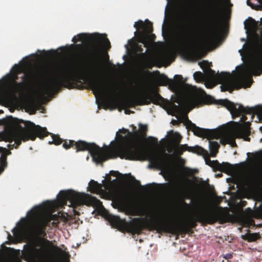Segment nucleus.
Wrapping results in <instances>:
<instances>
[{
  "instance_id": "33",
  "label": "nucleus",
  "mask_w": 262,
  "mask_h": 262,
  "mask_svg": "<svg viewBox=\"0 0 262 262\" xmlns=\"http://www.w3.org/2000/svg\"><path fill=\"white\" fill-rule=\"evenodd\" d=\"M257 234L255 233L250 234L249 236V241H254L256 239Z\"/></svg>"
},
{
  "instance_id": "1",
  "label": "nucleus",
  "mask_w": 262,
  "mask_h": 262,
  "mask_svg": "<svg viewBox=\"0 0 262 262\" xmlns=\"http://www.w3.org/2000/svg\"><path fill=\"white\" fill-rule=\"evenodd\" d=\"M72 41H89L91 43L92 52L90 57L92 64L90 66L82 64L68 65L60 67L54 76L50 77V70L42 66L36 72L25 73L23 77L27 82L37 81L42 83L47 94L58 93L62 88L72 89L76 87V82L79 79L83 78L90 74L100 73V49L108 50L111 47V43L106 34L94 33L88 34L80 33L72 38Z\"/></svg>"
},
{
  "instance_id": "18",
  "label": "nucleus",
  "mask_w": 262,
  "mask_h": 262,
  "mask_svg": "<svg viewBox=\"0 0 262 262\" xmlns=\"http://www.w3.org/2000/svg\"><path fill=\"white\" fill-rule=\"evenodd\" d=\"M185 151L196 154L200 156H206L208 154L207 151L200 146H189L187 144H181V155Z\"/></svg>"
},
{
  "instance_id": "45",
  "label": "nucleus",
  "mask_w": 262,
  "mask_h": 262,
  "mask_svg": "<svg viewBox=\"0 0 262 262\" xmlns=\"http://www.w3.org/2000/svg\"><path fill=\"white\" fill-rule=\"evenodd\" d=\"M75 214L79 215V213L78 212H77V211H75Z\"/></svg>"
},
{
  "instance_id": "39",
  "label": "nucleus",
  "mask_w": 262,
  "mask_h": 262,
  "mask_svg": "<svg viewBox=\"0 0 262 262\" xmlns=\"http://www.w3.org/2000/svg\"><path fill=\"white\" fill-rule=\"evenodd\" d=\"M231 143L232 146H237L234 140H232Z\"/></svg>"
},
{
  "instance_id": "15",
  "label": "nucleus",
  "mask_w": 262,
  "mask_h": 262,
  "mask_svg": "<svg viewBox=\"0 0 262 262\" xmlns=\"http://www.w3.org/2000/svg\"><path fill=\"white\" fill-rule=\"evenodd\" d=\"M206 164L211 167L214 171H220L226 173L232 172L233 166L228 162L219 163L217 160L211 161L209 159H205Z\"/></svg>"
},
{
  "instance_id": "40",
  "label": "nucleus",
  "mask_w": 262,
  "mask_h": 262,
  "mask_svg": "<svg viewBox=\"0 0 262 262\" xmlns=\"http://www.w3.org/2000/svg\"><path fill=\"white\" fill-rule=\"evenodd\" d=\"M241 203H242V205L243 206H246V204H247V202H246V201H242L241 202Z\"/></svg>"
},
{
  "instance_id": "3",
  "label": "nucleus",
  "mask_w": 262,
  "mask_h": 262,
  "mask_svg": "<svg viewBox=\"0 0 262 262\" xmlns=\"http://www.w3.org/2000/svg\"><path fill=\"white\" fill-rule=\"evenodd\" d=\"M181 76V123L187 131H192L194 135L208 140L219 139L220 134L215 130L201 128L192 123L188 118V113L195 106L210 104L215 100L211 96L203 97L201 93L203 92L195 86L185 85Z\"/></svg>"
},
{
  "instance_id": "30",
  "label": "nucleus",
  "mask_w": 262,
  "mask_h": 262,
  "mask_svg": "<svg viewBox=\"0 0 262 262\" xmlns=\"http://www.w3.org/2000/svg\"><path fill=\"white\" fill-rule=\"evenodd\" d=\"M136 51L137 52L140 53V56L141 57H145L146 55V52L148 51V49H147L145 52H143V49L142 48L141 45H137L136 46Z\"/></svg>"
},
{
  "instance_id": "7",
  "label": "nucleus",
  "mask_w": 262,
  "mask_h": 262,
  "mask_svg": "<svg viewBox=\"0 0 262 262\" xmlns=\"http://www.w3.org/2000/svg\"><path fill=\"white\" fill-rule=\"evenodd\" d=\"M210 2V21L202 33L203 41L206 43L214 40L220 35L222 30V0H211Z\"/></svg>"
},
{
  "instance_id": "29",
  "label": "nucleus",
  "mask_w": 262,
  "mask_h": 262,
  "mask_svg": "<svg viewBox=\"0 0 262 262\" xmlns=\"http://www.w3.org/2000/svg\"><path fill=\"white\" fill-rule=\"evenodd\" d=\"M205 75L201 72H195L193 74V77L197 82L201 81Z\"/></svg>"
},
{
  "instance_id": "23",
  "label": "nucleus",
  "mask_w": 262,
  "mask_h": 262,
  "mask_svg": "<svg viewBox=\"0 0 262 262\" xmlns=\"http://www.w3.org/2000/svg\"><path fill=\"white\" fill-rule=\"evenodd\" d=\"M209 143L211 156L213 157H215L219 151L220 145L216 141H209Z\"/></svg>"
},
{
  "instance_id": "13",
  "label": "nucleus",
  "mask_w": 262,
  "mask_h": 262,
  "mask_svg": "<svg viewBox=\"0 0 262 262\" xmlns=\"http://www.w3.org/2000/svg\"><path fill=\"white\" fill-rule=\"evenodd\" d=\"M163 99L158 92L154 91L151 93H146L136 95L132 98V101L134 104L143 105L149 104L150 103L158 104L160 101Z\"/></svg>"
},
{
  "instance_id": "24",
  "label": "nucleus",
  "mask_w": 262,
  "mask_h": 262,
  "mask_svg": "<svg viewBox=\"0 0 262 262\" xmlns=\"http://www.w3.org/2000/svg\"><path fill=\"white\" fill-rule=\"evenodd\" d=\"M139 41L143 44L144 47L148 48L149 43L148 41V36L145 32H138Z\"/></svg>"
},
{
  "instance_id": "41",
  "label": "nucleus",
  "mask_w": 262,
  "mask_h": 262,
  "mask_svg": "<svg viewBox=\"0 0 262 262\" xmlns=\"http://www.w3.org/2000/svg\"><path fill=\"white\" fill-rule=\"evenodd\" d=\"M52 225L54 227H57L58 226V223H55L54 222H52Z\"/></svg>"
},
{
  "instance_id": "19",
  "label": "nucleus",
  "mask_w": 262,
  "mask_h": 262,
  "mask_svg": "<svg viewBox=\"0 0 262 262\" xmlns=\"http://www.w3.org/2000/svg\"><path fill=\"white\" fill-rule=\"evenodd\" d=\"M134 26L137 30L140 29H143V30L141 32H145L147 36L153 31L152 24L148 20L146 24H144L142 20H139L135 23Z\"/></svg>"
},
{
  "instance_id": "28",
  "label": "nucleus",
  "mask_w": 262,
  "mask_h": 262,
  "mask_svg": "<svg viewBox=\"0 0 262 262\" xmlns=\"http://www.w3.org/2000/svg\"><path fill=\"white\" fill-rule=\"evenodd\" d=\"M7 158L5 156H1L0 157V168L3 171L7 166Z\"/></svg>"
},
{
  "instance_id": "8",
  "label": "nucleus",
  "mask_w": 262,
  "mask_h": 262,
  "mask_svg": "<svg viewBox=\"0 0 262 262\" xmlns=\"http://www.w3.org/2000/svg\"><path fill=\"white\" fill-rule=\"evenodd\" d=\"M163 83L168 85V88L174 94L171 97L170 100H166L163 102V107L166 110L169 115L174 116L177 120H172L173 125L180 124V75L175 76V79H170L165 77Z\"/></svg>"
},
{
  "instance_id": "44",
  "label": "nucleus",
  "mask_w": 262,
  "mask_h": 262,
  "mask_svg": "<svg viewBox=\"0 0 262 262\" xmlns=\"http://www.w3.org/2000/svg\"><path fill=\"white\" fill-rule=\"evenodd\" d=\"M134 134H135L136 136H137V135H138L139 132H135L134 133Z\"/></svg>"
},
{
  "instance_id": "21",
  "label": "nucleus",
  "mask_w": 262,
  "mask_h": 262,
  "mask_svg": "<svg viewBox=\"0 0 262 262\" xmlns=\"http://www.w3.org/2000/svg\"><path fill=\"white\" fill-rule=\"evenodd\" d=\"M14 68L15 69V74L13 75V84L16 87V88H20L21 87L24 83L23 82H17L16 80L18 79V74L23 72V70L18 65L15 64L14 66Z\"/></svg>"
},
{
  "instance_id": "31",
  "label": "nucleus",
  "mask_w": 262,
  "mask_h": 262,
  "mask_svg": "<svg viewBox=\"0 0 262 262\" xmlns=\"http://www.w3.org/2000/svg\"><path fill=\"white\" fill-rule=\"evenodd\" d=\"M166 6H180V0H166Z\"/></svg>"
},
{
  "instance_id": "11",
  "label": "nucleus",
  "mask_w": 262,
  "mask_h": 262,
  "mask_svg": "<svg viewBox=\"0 0 262 262\" xmlns=\"http://www.w3.org/2000/svg\"><path fill=\"white\" fill-rule=\"evenodd\" d=\"M215 104H220L225 107L231 113L233 119L243 114L241 121H246L247 117V114L252 115V119L254 114L262 115V106L256 105L255 107H245L241 104L234 103L228 99H220L215 100Z\"/></svg>"
},
{
  "instance_id": "20",
  "label": "nucleus",
  "mask_w": 262,
  "mask_h": 262,
  "mask_svg": "<svg viewBox=\"0 0 262 262\" xmlns=\"http://www.w3.org/2000/svg\"><path fill=\"white\" fill-rule=\"evenodd\" d=\"M103 185L98 183L97 181L91 180L89 183V190L93 193L96 194H101L104 192L103 189Z\"/></svg>"
},
{
  "instance_id": "34",
  "label": "nucleus",
  "mask_w": 262,
  "mask_h": 262,
  "mask_svg": "<svg viewBox=\"0 0 262 262\" xmlns=\"http://www.w3.org/2000/svg\"><path fill=\"white\" fill-rule=\"evenodd\" d=\"M223 257L227 260L230 259L233 257V254L231 253H227L226 254L223 255Z\"/></svg>"
},
{
  "instance_id": "26",
  "label": "nucleus",
  "mask_w": 262,
  "mask_h": 262,
  "mask_svg": "<svg viewBox=\"0 0 262 262\" xmlns=\"http://www.w3.org/2000/svg\"><path fill=\"white\" fill-rule=\"evenodd\" d=\"M120 132L123 134H127L124 137H123L122 135H120L119 137L123 140H131L133 138V134L129 132L128 129L122 128L120 130Z\"/></svg>"
},
{
  "instance_id": "14",
  "label": "nucleus",
  "mask_w": 262,
  "mask_h": 262,
  "mask_svg": "<svg viewBox=\"0 0 262 262\" xmlns=\"http://www.w3.org/2000/svg\"><path fill=\"white\" fill-rule=\"evenodd\" d=\"M183 0H181V58H191L196 54V48L194 44L189 43L185 47L183 40Z\"/></svg>"
},
{
  "instance_id": "35",
  "label": "nucleus",
  "mask_w": 262,
  "mask_h": 262,
  "mask_svg": "<svg viewBox=\"0 0 262 262\" xmlns=\"http://www.w3.org/2000/svg\"><path fill=\"white\" fill-rule=\"evenodd\" d=\"M148 141L153 144L157 143L158 142L157 139L152 137H148Z\"/></svg>"
},
{
  "instance_id": "17",
  "label": "nucleus",
  "mask_w": 262,
  "mask_h": 262,
  "mask_svg": "<svg viewBox=\"0 0 262 262\" xmlns=\"http://www.w3.org/2000/svg\"><path fill=\"white\" fill-rule=\"evenodd\" d=\"M185 160L181 158V194H183L184 190L188 183V180H189L188 178H187L186 180V183L185 185H184L183 177L193 176L195 172L198 171L197 170L192 169L189 167H185Z\"/></svg>"
},
{
  "instance_id": "32",
  "label": "nucleus",
  "mask_w": 262,
  "mask_h": 262,
  "mask_svg": "<svg viewBox=\"0 0 262 262\" xmlns=\"http://www.w3.org/2000/svg\"><path fill=\"white\" fill-rule=\"evenodd\" d=\"M0 152H2V154L1 156H5V157L7 158V156L10 155L11 154V151L10 149H8L5 148H2L0 147Z\"/></svg>"
},
{
  "instance_id": "4",
  "label": "nucleus",
  "mask_w": 262,
  "mask_h": 262,
  "mask_svg": "<svg viewBox=\"0 0 262 262\" xmlns=\"http://www.w3.org/2000/svg\"><path fill=\"white\" fill-rule=\"evenodd\" d=\"M50 205L49 202H45L43 205L34 207L28 213V215L32 224L33 231L37 236L36 246L37 247L43 245L45 246L41 249H35L37 255L41 258H47L49 256L50 248L51 247L56 251L60 250L58 247L53 245L52 242L45 238L47 236L46 227L49 226L51 219L45 216L44 213Z\"/></svg>"
},
{
  "instance_id": "27",
  "label": "nucleus",
  "mask_w": 262,
  "mask_h": 262,
  "mask_svg": "<svg viewBox=\"0 0 262 262\" xmlns=\"http://www.w3.org/2000/svg\"><path fill=\"white\" fill-rule=\"evenodd\" d=\"M147 130L148 128L147 125L139 124V132L142 138H145L146 136Z\"/></svg>"
},
{
  "instance_id": "2",
  "label": "nucleus",
  "mask_w": 262,
  "mask_h": 262,
  "mask_svg": "<svg viewBox=\"0 0 262 262\" xmlns=\"http://www.w3.org/2000/svg\"><path fill=\"white\" fill-rule=\"evenodd\" d=\"M199 185L191 180H188L183 194H181V236L183 232V207L188 210V224L192 228L197 226V222L202 224H213L217 222L221 224L228 221V213L222 207L208 210L207 203L201 193L200 188H204L206 183L202 179Z\"/></svg>"
},
{
  "instance_id": "12",
  "label": "nucleus",
  "mask_w": 262,
  "mask_h": 262,
  "mask_svg": "<svg viewBox=\"0 0 262 262\" xmlns=\"http://www.w3.org/2000/svg\"><path fill=\"white\" fill-rule=\"evenodd\" d=\"M91 85L96 95H105L110 102L115 101L120 95L118 86L114 85H108L104 80H94L91 82Z\"/></svg>"
},
{
  "instance_id": "10",
  "label": "nucleus",
  "mask_w": 262,
  "mask_h": 262,
  "mask_svg": "<svg viewBox=\"0 0 262 262\" xmlns=\"http://www.w3.org/2000/svg\"><path fill=\"white\" fill-rule=\"evenodd\" d=\"M57 200L60 206L67 205L69 201L70 205L73 208L81 205H94L100 206L102 203L96 197L85 193H80L74 190H61L58 196Z\"/></svg>"
},
{
  "instance_id": "5",
  "label": "nucleus",
  "mask_w": 262,
  "mask_h": 262,
  "mask_svg": "<svg viewBox=\"0 0 262 262\" xmlns=\"http://www.w3.org/2000/svg\"><path fill=\"white\" fill-rule=\"evenodd\" d=\"M201 68L207 69L204 71L206 79H209L216 78L220 83L222 92L228 91L232 93L234 90H238L244 86L250 87L252 80L245 79L238 76H234L229 73L221 72L215 75V71L209 68L208 61L204 60L199 63Z\"/></svg>"
},
{
  "instance_id": "36",
  "label": "nucleus",
  "mask_w": 262,
  "mask_h": 262,
  "mask_svg": "<svg viewBox=\"0 0 262 262\" xmlns=\"http://www.w3.org/2000/svg\"><path fill=\"white\" fill-rule=\"evenodd\" d=\"M150 39L151 40L153 41L156 38V36L154 34H150L148 36V39Z\"/></svg>"
},
{
  "instance_id": "25",
  "label": "nucleus",
  "mask_w": 262,
  "mask_h": 262,
  "mask_svg": "<svg viewBox=\"0 0 262 262\" xmlns=\"http://www.w3.org/2000/svg\"><path fill=\"white\" fill-rule=\"evenodd\" d=\"M245 28L246 29L255 30L256 28V24L254 19L249 17L244 22Z\"/></svg>"
},
{
  "instance_id": "9",
  "label": "nucleus",
  "mask_w": 262,
  "mask_h": 262,
  "mask_svg": "<svg viewBox=\"0 0 262 262\" xmlns=\"http://www.w3.org/2000/svg\"><path fill=\"white\" fill-rule=\"evenodd\" d=\"M25 128L20 126L21 130L17 133H14L12 135L13 140L14 141L13 144H8L7 147L9 149H12L13 147L17 148L21 143V141H27L31 140L34 141L36 137L42 138L43 136L48 135L47 128L41 127L39 125H36L33 122L30 121H24Z\"/></svg>"
},
{
  "instance_id": "22",
  "label": "nucleus",
  "mask_w": 262,
  "mask_h": 262,
  "mask_svg": "<svg viewBox=\"0 0 262 262\" xmlns=\"http://www.w3.org/2000/svg\"><path fill=\"white\" fill-rule=\"evenodd\" d=\"M247 4L253 9L262 10V0H247Z\"/></svg>"
},
{
  "instance_id": "38",
  "label": "nucleus",
  "mask_w": 262,
  "mask_h": 262,
  "mask_svg": "<svg viewBox=\"0 0 262 262\" xmlns=\"http://www.w3.org/2000/svg\"><path fill=\"white\" fill-rule=\"evenodd\" d=\"M13 119L11 117V120H9V123H18V121H13Z\"/></svg>"
},
{
  "instance_id": "46",
  "label": "nucleus",
  "mask_w": 262,
  "mask_h": 262,
  "mask_svg": "<svg viewBox=\"0 0 262 262\" xmlns=\"http://www.w3.org/2000/svg\"><path fill=\"white\" fill-rule=\"evenodd\" d=\"M105 180H103L102 181V182H103V183H104V182H105Z\"/></svg>"
},
{
  "instance_id": "6",
  "label": "nucleus",
  "mask_w": 262,
  "mask_h": 262,
  "mask_svg": "<svg viewBox=\"0 0 262 262\" xmlns=\"http://www.w3.org/2000/svg\"><path fill=\"white\" fill-rule=\"evenodd\" d=\"M110 223L120 230H125L133 234H140L145 228L150 231L156 230L159 233V217L145 220L143 221L140 219L135 218L133 221L127 222L119 216H111Z\"/></svg>"
},
{
  "instance_id": "42",
  "label": "nucleus",
  "mask_w": 262,
  "mask_h": 262,
  "mask_svg": "<svg viewBox=\"0 0 262 262\" xmlns=\"http://www.w3.org/2000/svg\"><path fill=\"white\" fill-rule=\"evenodd\" d=\"M216 176H217V177H220H220H222L223 176V174H222V173H219V174H217L216 175Z\"/></svg>"
},
{
  "instance_id": "37",
  "label": "nucleus",
  "mask_w": 262,
  "mask_h": 262,
  "mask_svg": "<svg viewBox=\"0 0 262 262\" xmlns=\"http://www.w3.org/2000/svg\"><path fill=\"white\" fill-rule=\"evenodd\" d=\"M5 135L3 133H0V141L4 140Z\"/></svg>"
},
{
  "instance_id": "43",
  "label": "nucleus",
  "mask_w": 262,
  "mask_h": 262,
  "mask_svg": "<svg viewBox=\"0 0 262 262\" xmlns=\"http://www.w3.org/2000/svg\"><path fill=\"white\" fill-rule=\"evenodd\" d=\"M76 46L77 47H78V48H80V47H81V44H77V45H76Z\"/></svg>"
},
{
  "instance_id": "16",
  "label": "nucleus",
  "mask_w": 262,
  "mask_h": 262,
  "mask_svg": "<svg viewBox=\"0 0 262 262\" xmlns=\"http://www.w3.org/2000/svg\"><path fill=\"white\" fill-rule=\"evenodd\" d=\"M237 127L235 128V134L237 137L244 138L245 141H250V138L248 137L250 133V130L249 128L250 123L245 122V126H244L239 122H234Z\"/></svg>"
}]
</instances>
